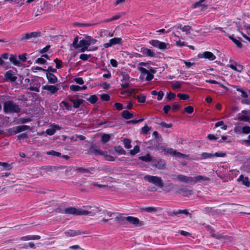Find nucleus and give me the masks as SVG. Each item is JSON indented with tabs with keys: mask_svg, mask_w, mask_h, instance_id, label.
Listing matches in <instances>:
<instances>
[{
	"mask_svg": "<svg viewBox=\"0 0 250 250\" xmlns=\"http://www.w3.org/2000/svg\"><path fill=\"white\" fill-rule=\"evenodd\" d=\"M79 37L77 36L74 39L72 46L75 49L80 48L82 46H89L91 44H94L97 41L90 36H86L85 38H83L79 41Z\"/></svg>",
	"mask_w": 250,
	"mask_h": 250,
	"instance_id": "nucleus-1",
	"label": "nucleus"
},
{
	"mask_svg": "<svg viewBox=\"0 0 250 250\" xmlns=\"http://www.w3.org/2000/svg\"><path fill=\"white\" fill-rule=\"evenodd\" d=\"M162 143H158V145H154V148L158 150L160 152H165V154H169L171 156H174L176 158H186L188 156L184 154L177 151L176 150L172 148H166L162 145Z\"/></svg>",
	"mask_w": 250,
	"mask_h": 250,
	"instance_id": "nucleus-2",
	"label": "nucleus"
},
{
	"mask_svg": "<svg viewBox=\"0 0 250 250\" xmlns=\"http://www.w3.org/2000/svg\"><path fill=\"white\" fill-rule=\"evenodd\" d=\"M3 111L5 113H19L21 108L12 101H7L4 103Z\"/></svg>",
	"mask_w": 250,
	"mask_h": 250,
	"instance_id": "nucleus-3",
	"label": "nucleus"
},
{
	"mask_svg": "<svg viewBox=\"0 0 250 250\" xmlns=\"http://www.w3.org/2000/svg\"><path fill=\"white\" fill-rule=\"evenodd\" d=\"M144 179L145 181L152 183L158 187L162 188L164 187L163 181L160 177L146 175L144 176Z\"/></svg>",
	"mask_w": 250,
	"mask_h": 250,
	"instance_id": "nucleus-4",
	"label": "nucleus"
},
{
	"mask_svg": "<svg viewBox=\"0 0 250 250\" xmlns=\"http://www.w3.org/2000/svg\"><path fill=\"white\" fill-rule=\"evenodd\" d=\"M24 82L26 83H29L31 85L30 87L27 88V89L37 92L40 91L39 88L41 86V84L39 82L38 79L37 78H34L32 79L28 78L25 79L24 80Z\"/></svg>",
	"mask_w": 250,
	"mask_h": 250,
	"instance_id": "nucleus-5",
	"label": "nucleus"
},
{
	"mask_svg": "<svg viewBox=\"0 0 250 250\" xmlns=\"http://www.w3.org/2000/svg\"><path fill=\"white\" fill-rule=\"evenodd\" d=\"M151 166L159 170H164L166 168V162L165 160L160 157L153 158Z\"/></svg>",
	"mask_w": 250,
	"mask_h": 250,
	"instance_id": "nucleus-6",
	"label": "nucleus"
},
{
	"mask_svg": "<svg viewBox=\"0 0 250 250\" xmlns=\"http://www.w3.org/2000/svg\"><path fill=\"white\" fill-rule=\"evenodd\" d=\"M149 43L153 47L162 50L168 49L170 48V44L168 43L161 42L158 40H151L149 41Z\"/></svg>",
	"mask_w": 250,
	"mask_h": 250,
	"instance_id": "nucleus-7",
	"label": "nucleus"
},
{
	"mask_svg": "<svg viewBox=\"0 0 250 250\" xmlns=\"http://www.w3.org/2000/svg\"><path fill=\"white\" fill-rule=\"evenodd\" d=\"M42 33L40 31L32 32L30 33H26L25 34H22L21 35V40L25 41L28 40L32 38H36L37 37H41Z\"/></svg>",
	"mask_w": 250,
	"mask_h": 250,
	"instance_id": "nucleus-8",
	"label": "nucleus"
},
{
	"mask_svg": "<svg viewBox=\"0 0 250 250\" xmlns=\"http://www.w3.org/2000/svg\"><path fill=\"white\" fill-rule=\"evenodd\" d=\"M139 70L141 72L140 77V79L143 80L145 78V76L146 75V76L145 79L147 81H150L153 78V75L151 74L149 70H147L146 69L143 67H140L139 68Z\"/></svg>",
	"mask_w": 250,
	"mask_h": 250,
	"instance_id": "nucleus-9",
	"label": "nucleus"
},
{
	"mask_svg": "<svg viewBox=\"0 0 250 250\" xmlns=\"http://www.w3.org/2000/svg\"><path fill=\"white\" fill-rule=\"evenodd\" d=\"M226 156V154L224 152H215V153H209L203 152L201 154V157L203 159H210L214 157H224Z\"/></svg>",
	"mask_w": 250,
	"mask_h": 250,
	"instance_id": "nucleus-10",
	"label": "nucleus"
},
{
	"mask_svg": "<svg viewBox=\"0 0 250 250\" xmlns=\"http://www.w3.org/2000/svg\"><path fill=\"white\" fill-rule=\"evenodd\" d=\"M82 234H89V233L86 231H82L80 230L73 229H69L64 232V234L66 237H74Z\"/></svg>",
	"mask_w": 250,
	"mask_h": 250,
	"instance_id": "nucleus-11",
	"label": "nucleus"
},
{
	"mask_svg": "<svg viewBox=\"0 0 250 250\" xmlns=\"http://www.w3.org/2000/svg\"><path fill=\"white\" fill-rule=\"evenodd\" d=\"M197 57L199 59L205 58L210 61L214 60L216 59L215 56L211 52L205 51L202 53H199Z\"/></svg>",
	"mask_w": 250,
	"mask_h": 250,
	"instance_id": "nucleus-12",
	"label": "nucleus"
},
{
	"mask_svg": "<svg viewBox=\"0 0 250 250\" xmlns=\"http://www.w3.org/2000/svg\"><path fill=\"white\" fill-rule=\"evenodd\" d=\"M122 43V38L115 37L110 39L108 42L104 43V47L107 48L114 45L121 44Z\"/></svg>",
	"mask_w": 250,
	"mask_h": 250,
	"instance_id": "nucleus-13",
	"label": "nucleus"
},
{
	"mask_svg": "<svg viewBox=\"0 0 250 250\" xmlns=\"http://www.w3.org/2000/svg\"><path fill=\"white\" fill-rule=\"evenodd\" d=\"M185 214L186 215H188L190 218H192V215L189 213L187 209H179L177 211L174 210L169 213V215L171 216H176L179 217L180 214Z\"/></svg>",
	"mask_w": 250,
	"mask_h": 250,
	"instance_id": "nucleus-14",
	"label": "nucleus"
},
{
	"mask_svg": "<svg viewBox=\"0 0 250 250\" xmlns=\"http://www.w3.org/2000/svg\"><path fill=\"white\" fill-rule=\"evenodd\" d=\"M140 52L145 56L150 57H154L156 56V54L152 50L145 47L141 48Z\"/></svg>",
	"mask_w": 250,
	"mask_h": 250,
	"instance_id": "nucleus-15",
	"label": "nucleus"
},
{
	"mask_svg": "<svg viewBox=\"0 0 250 250\" xmlns=\"http://www.w3.org/2000/svg\"><path fill=\"white\" fill-rule=\"evenodd\" d=\"M211 236L218 240H221L224 242H227L231 241V237L227 235H223L220 234H215L214 233H211Z\"/></svg>",
	"mask_w": 250,
	"mask_h": 250,
	"instance_id": "nucleus-16",
	"label": "nucleus"
},
{
	"mask_svg": "<svg viewBox=\"0 0 250 250\" xmlns=\"http://www.w3.org/2000/svg\"><path fill=\"white\" fill-rule=\"evenodd\" d=\"M127 222L131 224L137 226L139 225V226H142L144 225V223L143 221H140L138 218L132 217V216H128L127 218Z\"/></svg>",
	"mask_w": 250,
	"mask_h": 250,
	"instance_id": "nucleus-17",
	"label": "nucleus"
},
{
	"mask_svg": "<svg viewBox=\"0 0 250 250\" xmlns=\"http://www.w3.org/2000/svg\"><path fill=\"white\" fill-rule=\"evenodd\" d=\"M42 89L49 91L51 94H54L57 92L60 89L58 85H45L42 86Z\"/></svg>",
	"mask_w": 250,
	"mask_h": 250,
	"instance_id": "nucleus-18",
	"label": "nucleus"
},
{
	"mask_svg": "<svg viewBox=\"0 0 250 250\" xmlns=\"http://www.w3.org/2000/svg\"><path fill=\"white\" fill-rule=\"evenodd\" d=\"M41 57L40 58H38L36 60L35 62H46V60L51 61L52 59L51 58L52 57V56L49 55L48 54H41Z\"/></svg>",
	"mask_w": 250,
	"mask_h": 250,
	"instance_id": "nucleus-19",
	"label": "nucleus"
},
{
	"mask_svg": "<svg viewBox=\"0 0 250 250\" xmlns=\"http://www.w3.org/2000/svg\"><path fill=\"white\" fill-rule=\"evenodd\" d=\"M88 153L90 154H99L101 155H104V152L102 151L101 150L98 149L96 146H92L90 147L88 150Z\"/></svg>",
	"mask_w": 250,
	"mask_h": 250,
	"instance_id": "nucleus-20",
	"label": "nucleus"
},
{
	"mask_svg": "<svg viewBox=\"0 0 250 250\" xmlns=\"http://www.w3.org/2000/svg\"><path fill=\"white\" fill-rule=\"evenodd\" d=\"M98 211V209L97 208H95V209L94 210V211H88L85 210H78V215H87L90 214L91 216H93L96 212Z\"/></svg>",
	"mask_w": 250,
	"mask_h": 250,
	"instance_id": "nucleus-21",
	"label": "nucleus"
},
{
	"mask_svg": "<svg viewBox=\"0 0 250 250\" xmlns=\"http://www.w3.org/2000/svg\"><path fill=\"white\" fill-rule=\"evenodd\" d=\"M127 217L123 216L121 214L117 213L115 220L120 225H124L126 224Z\"/></svg>",
	"mask_w": 250,
	"mask_h": 250,
	"instance_id": "nucleus-22",
	"label": "nucleus"
},
{
	"mask_svg": "<svg viewBox=\"0 0 250 250\" xmlns=\"http://www.w3.org/2000/svg\"><path fill=\"white\" fill-rule=\"evenodd\" d=\"M177 192L179 194H182L185 196H188L192 194V190L186 187L180 188L178 190Z\"/></svg>",
	"mask_w": 250,
	"mask_h": 250,
	"instance_id": "nucleus-23",
	"label": "nucleus"
},
{
	"mask_svg": "<svg viewBox=\"0 0 250 250\" xmlns=\"http://www.w3.org/2000/svg\"><path fill=\"white\" fill-rule=\"evenodd\" d=\"M46 75L48 82L52 84H55L57 82V78L52 73L49 72H46Z\"/></svg>",
	"mask_w": 250,
	"mask_h": 250,
	"instance_id": "nucleus-24",
	"label": "nucleus"
},
{
	"mask_svg": "<svg viewBox=\"0 0 250 250\" xmlns=\"http://www.w3.org/2000/svg\"><path fill=\"white\" fill-rule=\"evenodd\" d=\"M176 179L180 182H182L186 183H190L191 177H188L184 175L179 174L176 175Z\"/></svg>",
	"mask_w": 250,
	"mask_h": 250,
	"instance_id": "nucleus-25",
	"label": "nucleus"
},
{
	"mask_svg": "<svg viewBox=\"0 0 250 250\" xmlns=\"http://www.w3.org/2000/svg\"><path fill=\"white\" fill-rule=\"evenodd\" d=\"M5 78L9 80L11 82H14L16 81L17 77L13 75V72L12 70H9L6 72L5 75Z\"/></svg>",
	"mask_w": 250,
	"mask_h": 250,
	"instance_id": "nucleus-26",
	"label": "nucleus"
},
{
	"mask_svg": "<svg viewBox=\"0 0 250 250\" xmlns=\"http://www.w3.org/2000/svg\"><path fill=\"white\" fill-rule=\"evenodd\" d=\"M191 179L190 180L191 181H190V183H191V182L196 183L200 180L208 181L210 180V179L208 177L202 176V175H198L197 176L194 177H191Z\"/></svg>",
	"mask_w": 250,
	"mask_h": 250,
	"instance_id": "nucleus-27",
	"label": "nucleus"
},
{
	"mask_svg": "<svg viewBox=\"0 0 250 250\" xmlns=\"http://www.w3.org/2000/svg\"><path fill=\"white\" fill-rule=\"evenodd\" d=\"M78 210L74 207H68L64 209V214H72L74 215H78Z\"/></svg>",
	"mask_w": 250,
	"mask_h": 250,
	"instance_id": "nucleus-28",
	"label": "nucleus"
},
{
	"mask_svg": "<svg viewBox=\"0 0 250 250\" xmlns=\"http://www.w3.org/2000/svg\"><path fill=\"white\" fill-rule=\"evenodd\" d=\"M41 236L38 235H29L21 237V240L22 241H28L30 240H39Z\"/></svg>",
	"mask_w": 250,
	"mask_h": 250,
	"instance_id": "nucleus-29",
	"label": "nucleus"
},
{
	"mask_svg": "<svg viewBox=\"0 0 250 250\" xmlns=\"http://www.w3.org/2000/svg\"><path fill=\"white\" fill-rule=\"evenodd\" d=\"M64 168V167L63 166H60L59 167H56L55 166H47L44 167L43 169L45 170L46 171L51 172L54 170H57V169H63Z\"/></svg>",
	"mask_w": 250,
	"mask_h": 250,
	"instance_id": "nucleus-30",
	"label": "nucleus"
},
{
	"mask_svg": "<svg viewBox=\"0 0 250 250\" xmlns=\"http://www.w3.org/2000/svg\"><path fill=\"white\" fill-rule=\"evenodd\" d=\"M238 181H242V184L248 187L250 186V182L249 181L248 177H244L243 175H241L238 178Z\"/></svg>",
	"mask_w": 250,
	"mask_h": 250,
	"instance_id": "nucleus-31",
	"label": "nucleus"
},
{
	"mask_svg": "<svg viewBox=\"0 0 250 250\" xmlns=\"http://www.w3.org/2000/svg\"><path fill=\"white\" fill-rule=\"evenodd\" d=\"M229 37L236 45L238 47L241 48L242 47V44L241 42L242 39L241 38H239V39L237 40L233 37V35L229 36Z\"/></svg>",
	"mask_w": 250,
	"mask_h": 250,
	"instance_id": "nucleus-32",
	"label": "nucleus"
},
{
	"mask_svg": "<svg viewBox=\"0 0 250 250\" xmlns=\"http://www.w3.org/2000/svg\"><path fill=\"white\" fill-rule=\"evenodd\" d=\"M242 115L238 117V119L241 121H249L250 120V117L248 115V112L247 110H243L242 111Z\"/></svg>",
	"mask_w": 250,
	"mask_h": 250,
	"instance_id": "nucleus-33",
	"label": "nucleus"
},
{
	"mask_svg": "<svg viewBox=\"0 0 250 250\" xmlns=\"http://www.w3.org/2000/svg\"><path fill=\"white\" fill-rule=\"evenodd\" d=\"M139 159L146 162H151V163H152L153 158H152L150 155L148 153L145 156L139 157Z\"/></svg>",
	"mask_w": 250,
	"mask_h": 250,
	"instance_id": "nucleus-34",
	"label": "nucleus"
},
{
	"mask_svg": "<svg viewBox=\"0 0 250 250\" xmlns=\"http://www.w3.org/2000/svg\"><path fill=\"white\" fill-rule=\"evenodd\" d=\"M98 49V47H89L87 46H82L80 47V51L81 52H84L87 51H95Z\"/></svg>",
	"mask_w": 250,
	"mask_h": 250,
	"instance_id": "nucleus-35",
	"label": "nucleus"
},
{
	"mask_svg": "<svg viewBox=\"0 0 250 250\" xmlns=\"http://www.w3.org/2000/svg\"><path fill=\"white\" fill-rule=\"evenodd\" d=\"M87 86L85 85H84L82 87L77 85H71L70 86V89L73 91H79L81 90H85Z\"/></svg>",
	"mask_w": 250,
	"mask_h": 250,
	"instance_id": "nucleus-36",
	"label": "nucleus"
},
{
	"mask_svg": "<svg viewBox=\"0 0 250 250\" xmlns=\"http://www.w3.org/2000/svg\"><path fill=\"white\" fill-rule=\"evenodd\" d=\"M134 116L133 113H130L128 110H125L122 113V117L125 119L132 118Z\"/></svg>",
	"mask_w": 250,
	"mask_h": 250,
	"instance_id": "nucleus-37",
	"label": "nucleus"
},
{
	"mask_svg": "<svg viewBox=\"0 0 250 250\" xmlns=\"http://www.w3.org/2000/svg\"><path fill=\"white\" fill-rule=\"evenodd\" d=\"M153 136L155 137L154 142L156 141L157 143H162L163 139L162 136L159 134V133L155 131L153 132ZM151 141H153L152 140Z\"/></svg>",
	"mask_w": 250,
	"mask_h": 250,
	"instance_id": "nucleus-38",
	"label": "nucleus"
},
{
	"mask_svg": "<svg viewBox=\"0 0 250 250\" xmlns=\"http://www.w3.org/2000/svg\"><path fill=\"white\" fill-rule=\"evenodd\" d=\"M94 169V167H91L89 168H84L82 167H78L76 168V171L78 172H82V173H89L91 170H93Z\"/></svg>",
	"mask_w": 250,
	"mask_h": 250,
	"instance_id": "nucleus-39",
	"label": "nucleus"
},
{
	"mask_svg": "<svg viewBox=\"0 0 250 250\" xmlns=\"http://www.w3.org/2000/svg\"><path fill=\"white\" fill-rule=\"evenodd\" d=\"M114 148L115 151L119 154L125 155L126 154V151L120 146H115Z\"/></svg>",
	"mask_w": 250,
	"mask_h": 250,
	"instance_id": "nucleus-40",
	"label": "nucleus"
},
{
	"mask_svg": "<svg viewBox=\"0 0 250 250\" xmlns=\"http://www.w3.org/2000/svg\"><path fill=\"white\" fill-rule=\"evenodd\" d=\"M110 139V135L109 134L104 133L102 135L101 141L103 144H105Z\"/></svg>",
	"mask_w": 250,
	"mask_h": 250,
	"instance_id": "nucleus-41",
	"label": "nucleus"
},
{
	"mask_svg": "<svg viewBox=\"0 0 250 250\" xmlns=\"http://www.w3.org/2000/svg\"><path fill=\"white\" fill-rule=\"evenodd\" d=\"M203 211L206 214H208L209 213H217L219 212L217 209L215 210L213 208L210 207H206Z\"/></svg>",
	"mask_w": 250,
	"mask_h": 250,
	"instance_id": "nucleus-42",
	"label": "nucleus"
},
{
	"mask_svg": "<svg viewBox=\"0 0 250 250\" xmlns=\"http://www.w3.org/2000/svg\"><path fill=\"white\" fill-rule=\"evenodd\" d=\"M83 102L84 101L82 99H75L74 102L73 103V105L72 107L76 108H79Z\"/></svg>",
	"mask_w": 250,
	"mask_h": 250,
	"instance_id": "nucleus-43",
	"label": "nucleus"
},
{
	"mask_svg": "<svg viewBox=\"0 0 250 250\" xmlns=\"http://www.w3.org/2000/svg\"><path fill=\"white\" fill-rule=\"evenodd\" d=\"M38 55H37V52H34L31 53L28 57L29 59L27 62H36V60L37 59Z\"/></svg>",
	"mask_w": 250,
	"mask_h": 250,
	"instance_id": "nucleus-44",
	"label": "nucleus"
},
{
	"mask_svg": "<svg viewBox=\"0 0 250 250\" xmlns=\"http://www.w3.org/2000/svg\"><path fill=\"white\" fill-rule=\"evenodd\" d=\"M177 97L180 98L181 100L184 101H188L189 99V95L187 94L178 93L177 94Z\"/></svg>",
	"mask_w": 250,
	"mask_h": 250,
	"instance_id": "nucleus-45",
	"label": "nucleus"
},
{
	"mask_svg": "<svg viewBox=\"0 0 250 250\" xmlns=\"http://www.w3.org/2000/svg\"><path fill=\"white\" fill-rule=\"evenodd\" d=\"M123 143L125 145V147L127 148H130L132 146L131 145V141L127 138H124L123 140Z\"/></svg>",
	"mask_w": 250,
	"mask_h": 250,
	"instance_id": "nucleus-46",
	"label": "nucleus"
},
{
	"mask_svg": "<svg viewBox=\"0 0 250 250\" xmlns=\"http://www.w3.org/2000/svg\"><path fill=\"white\" fill-rule=\"evenodd\" d=\"M92 55L91 54H82L80 55L79 58L83 61H86L91 58Z\"/></svg>",
	"mask_w": 250,
	"mask_h": 250,
	"instance_id": "nucleus-47",
	"label": "nucleus"
},
{
	"mask_svg": "<svg viewBox=\"0 0 250 250\" xmlns=\"http://www.w3.org/2000/svg\"><path fill=\"white\" fill-rule=\"evenodd\" d=\"M140 151V147L139 146H135L134 148L132 150H130L129 151V153L131 155H135L136 154L138 153Z\"/></svg>",
	"mask_w": 250,
	"mask_h": 250,
	"instance_id": "nucleus-48",
	"label": "nucleus"
},
{
	"mask_svg": "<svg viewBox=\"0 0 250 250\" xmlns=\"http://www.w3.org/2000/svg\"><path fill=\"white\" fill-rule=\"evenodd\" d=\"M86 100L89 101L91 104H95L98 100V97L96 95H93L90 96L89 98H87Z\"/></svg>",
	"mask_w": 250,
	"mask_h": 250,
	"instance_id": "nucleus-49",
	"label": "nucleus"
},
{
	"mask_svg": "<svg viewBox=\"0 0 250 250\" xmlns=\"http://www.w3.org/2000/svg\"><path fill=\"white\" fill-rule=\"evenodd\" d=\"M181 86L182 82L180 81H176L172 83V87L174 89L180 88Z\"/></svg>",
	"mask_w": 250,
	"mask_h": 250,
	"instance_id": "nucleus-50",
	"label": "nucleus"
},
{
	"mask_svg": "<svg viewBox=\"0 0 250 250\" xmlns=\"http://www.w3.org/2000/svg\"><path fill=\"white\" fill-rule=\"evenodd\" d=\"M47 155H51L55 157H61V153L59 152H57L54 150H51L50 151H47L46 152Z\"/></svg>",
	"mask_w": 250,
	"mask_h": 250,
	"instance_id": "nucleus-51",
	"label": "nucleus"
},
{
	"mask_svg": "<svg viewBox=\"0 0 250 250\" xmlns=\"http://www.w3.org/2000/svg\"><path fill=\"white\" fill-rule=\"evenodd\" d=\"M176 95L175 93L169 92L167 94V98L168 101H172L175 98Z\"/></svg>",
	"mask_w": 250,
	"mask_h": 250,
	"instance_id": "nucleus-52",
	"label": "nucleus"
},
{
	"mask_svg": "<svg viewBox=\"0 0 250 250\" xmlns=\"http://www.w3.org/2000/svg\"><path fill=\"white\" fill-rule=\"evenodd\" d=\"M0 166H1L5 170H9L11 168L10 165L5 162H0Z\"/></svg>",
	"mask_w": 250,
	"mask_h": 250,
	"instance_id": "nucleus-53",
	"label": "nucleus"
},
{
	"mask_svg": "<svg viewBox=\"0 0 250 250\" xmlns=\"http://www.w3.org/2000/svg\"><path fill=\"white\" fill-rule=\"evenodd\" d=\"M9 56V60L11 62H20L19 61L17 60V56L16 55L10 54Z\"/></svg>",
	"mask_w": 250,
	"mask_h": 250,
	"instance_id": "nucleus-54",
	"label": "nucleus"
},
{
	"mask_svg": "<svg viewBox=\"0 0 250 250\" xmlns=\"http://www.w3.org/2000/svg\"><path fill=\"white\" fill-rule=\"evenodd\" d=\"M18 128L19 129L20 132L30 129V127L26 125H19L18 126Z\"/></svg>",
	"mask_w": 250,
	"mask_h": 250,
	"instance_id": "nucleus-55",
	"label": "nucleus"
},
{
	"mask_svg": "<svg viewBox=\"0 0 250 250\" xmlns=\"http://www.w3.org/2000/svg\"><path fill=\"white\" fill-rule=\"evenodd\" d=\"M50 48V45H46L45 47H44L42 49H41L39 51L38 53L39 54H45L49 50Z\"/></svg>",
	"mask_w": 250,
	"mask_h": 250,
	"instance_id": "nucleus-56",
	"label": "nucleus"
},
{
	"mask_svg": "<svg viewBox=\"0 0 250 250\" xmlns=\"http://www.w3.org/2000/svg\"><path fill=\"white\" fill-rule=\"evenodd\" d=\"M75 24L79 27H90L93 25V24L91 23L81 22H76Z\"/></svg>",
	"mask_w": 250,
	"mask_h": 250,
	"instance_id": "nucleus-57",
	"label": "nucleus"
},
{
	"mask_svg": "<svg viewBox=\"0 0 250 250\" xmlns=\"http://www.w3.org/2000/svg\"><path fill=\"white\" fill-rule=\"evenodd\" d=\"M241 133L248 134L250 133V127L249 126H245L242 128Z\"/></svg>",
	"mask_w": 250,
	"mask_h": 250,
	"instance_id": "nucleus-58",
	"label": "nucleus"
},
{
	"mask_svg": "<svg viewBox=\"0 0 250 250\" xmlns=\"http://www.w3.org/2000/svg\"><path fill=\"white\" fill-rule=\"evenodd\" d=\"M27 54L26 53H23L22 54L19 55L18 56L20 60L22 62H25L26 61Z\"/></svg>",
	"mask_w": 250,
	"mask_h": 250,
	"instance_id": "nucleus-59",
	"label": "nucleus"
},
{
	"mask_svg": "<svg viewBox=\"0 0 250 250\" xmlns=\"http://www.w3.org/2000/svg\"><path fill=\"white\" fill-rule=\"evenodd\" d=\"M144 120V118H141L139 120L134 119L132 120L129 121L127 122V124H136L140 122H142Z\"/></svg>",
	"mask_w": 250,
	"mask_h": 250,
	"instance_id": "nucleus-60",
	"label": "nucleus"
},
{
	"mask_svg": "<svg viewBox=\"0 0 250 250\" xmlns=\"http://www.w3.org/2000/svg\"><path fill=\"white\" fill-rule=\"evenodd\" d=\"M101 98L103 101H108L110 100V95L108 94H102L101 95Z\"/></svg>",
	"mask_w": 250,
	"mask_h": 250,
	"instance_id": "nucleus-61",
	"label": "nucleus"
},
{
	"mask_svg": "<svg viewBox=\"0 0 250 250\" xmlns=\"http://www.w3.org/2000/svg\"><path fill=\"white\" fill-rule=\"evenodd\" d=\"M9 57V55L7 53L2 54L0 57V62H5L2 59H7Z\"/></svg>",
	"mask_w": 250,
	"mask_h": 250,
	"instance_id": "nucleus-62",
	"label": "nucleus"
},
{
	"mask_svg": "<svg viewBox=\"0 0 250 250\" xmlns=\"http://www.w3.org/2000/svg\"><path fill=\"white\" fill-rule=\"evenodd\" d=\"M194 110V108L192 106H188L184 108V111L188 114H191Z\"/></svg>",
	"mask_w": 250,
	"mask_h": 250,
	"instance_id": "nucleus-63",
	"label": "nucleus"
},
{
	"mask_svg": "<svg viewBox=\"0 0 250 250\" xmlns=\"http://www.w3.org/2000/svg\"><path fill=\"white\" fill-rule=\"evenodd\" d=\"M55 132H56V129L54 127L48 128L46 130V133L49 135H52L54 134Z\"/></svg>",
	"mask_w": 250,
	"mask_h": 250,
	"instance_id": "nucleus-64",
	"label": "nucleus"
}]
</instances>
